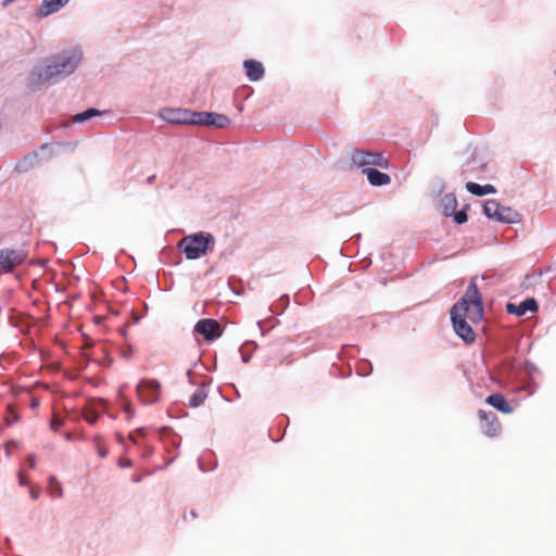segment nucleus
Segmentation results:
<instances>
[{
    "instance_id": "nucleus-3",
    "label": "nucleus",
    "mask_w": 556,
    "mask_h": 556,
    "mask_svg": "<svg viewBox=\"0 0 556 556\" xmlns=\"http://www.w3.org/2000/svg\"><path fill=\"white\" fill-rule=\"evenodd\" d=\"M215 240L210 232H195L184 237L178 247L185 253L187 260H198L206 254L208 250H213Z\"/></svg>"
},
{
    "instance_id": "nucleus-1",
    "label": "nucleus",
    "mask_w": 556,
    "mask_h": 556,
    "mask_svg": "<svg viewBox=\"0 0 556 556\" xmlns=\"http://www.w3.org/2000/svg\"><path fill=\"white\" fill-rule=\"evenodd\" d=\"M83 58L84 53L78 47L52 55L42 64L33 67L27 77L28 88L38 91L43 87L58 84L77 70Z\"/></svg>"
},
{
    "instance_id": "nucleus-24",
    "label": "nucleus",
    "mask_w": 556,
    "mask_h": 556,
    "mask_svg": "<svg viewBox=\"0 0 556 556\" xmlns=\"http://www.w3.org/2000/svg\"><path fill=\"white\" fill-rule=\"evenodd\" d=\"M49 485V493L53 497H62L63 496V489L61 483L58 481L55 476H50L48 479Z\"/></svg>"
},
{
    "instance_id": "nucleus-16",
    "label": "nucleus",
    "mask_w": 556,
    "mask_h": 556,
    "mask_svg": "<svg viewBox=\"0 0 556 556\" xmlns=\"http://www.w3.org/2000/svg\"><path fill=\"white\" fill-rule=\"evenodd\" d=\"M494 220L503 224H517L521 220V215L511 207L498 204V212Z\"/></svg>"
},
{
    "instance_id": "nucleus-51",
    "label": "nucleus",
    "mask_w": 556,
    "mask_h": 556,
    "mask_svg": "<svg viewBox=\"0 0 556 556\" xmlns=\"http://www.w3.org/2000/svg\"><path fill=\"white\" fill-rule=\"evenodd\" d=\"M190 514H191V516H192L193 518H197V516H198V514H197V511H195V510H191V513H190Z\"/></svg>"
},
{
    "instance_id": "nucleus-33",
    "label": "nucleus",
    "mask_w": 556,
    "mask_h": 556,
    "mask_svg": "<svg viewBox=\"0 0 556 556\" xmlns=\"http://www.w3.org/2000/svg\"><path fill=\"white\" fill-rule=\"evenodd\" d=\"M118 466L121 468H130L132 466V460L129 458H119Z\"/></svg>"
},
{
    "instance_id": "nucleus-17",
    "label": "nucleus",
    "mask_w": 556,
    "mask_h": 556,
    "mask_svg": "<svg viewBox=\"0 0 556 556\" xmlns=\"http://www.w3.org/2000/svg\"><path fill=\"white\" fill-rule=\"evenodd\" d=\"M485 402L489 405H491L492 407H494L495 409H497L498 412L504 413V414H510L514 410L511 405L508 403V401L501 393H492V394H490L486 397Z\"/></svg>"
},
{
    "instance_id": "nucleus-14",
    "label": "nucleus",
    "mask_w": 556,
    "mask_h": 556,
    "mask_svg": "<svg viewBox=\"0 0 556 556\" xmlns=\"http://www.w3.org/2000/svg\"><path fill=\"white\" fill-rule=\"evenodd\" d=\"M378 168L379 167L365 168L363 169V174L367 176L368 182L374 187H382L389 185L391 182V177Z\"/></svg>"
},
{
    "instance_id": "nucleus-10",
    "label": "nucleus",
    "mask_w": 556,
    "mask_h": 556,
    "mask_svg": "<svg viewBox=\"0 0 556 556\" xmlns=\"http://www.w3.org/2000/svg\"><path fill=\"white\" fill-rule=\"evenodd\" d=\"M159 116L169 124H175V125L187 124V125H189L190 110L189 109L165 108L159 112Z\"/></svg>"
},
{
    "instance_id": "nucleus-19",
    "label": "nucleus",
    "mask_w": 556,
    "mask_h": 556,
    "mask_svg": "<svg viewBox=\"0 0 556 556\" xmlns=\"http://www.w3.org/2000/svg\"><path fill=\"white\" fill-rule=\"evenodd\" d=\"M486 164L484 162L473 157L462 166L460 175L464 179H467L470 176H475L478 169L483 170Z\"/></svg>"
},
{
    "instance_id": "nucleus-47",
    "label": "nucleus",
    "mask_w": 556,
    "mask_h": 556,
    "mask_svg": "<svg viewBox=\"0 0 556 556\" xmlns=\"http://www.w3.org/2000/svg\"><path fill=\"white\" fill-rule=\"evenodd\" d=\"M241 357H242V362L243 363H248L250 361V358H251V356L247 355V354H242Z\"/></svg>"
},
{
    "instance_id": "nucleus-2",
    "label": "nucleus",
    "mask_w": 556,
    "mask_h": 556,
    "mask_svg": "<svg viewBox=\"0 0 556 556\" xmlns=\"http://www.w3.org/2000/svg\"><path fill=\"white\" fill-rule=\"evenodd\" d=\"M476 279L477 277L470 280L464 295L450 311L453 329L466 344H471L476 340V333L466 318L471 323H478L482 320L484 314L482 294Z\"/></svg>"
},
{
    "instance_id": "nucleus-21",
    "label": "nucleus",
    "mask_w": 556,
    "mask_h": 556,
    "mask_svg": "<svg viewBox=\"0 0 556 556\" xmlns=\"http://www.w3.org/2000/svg\"><path fill=\"white\" fill-rule=\"evenodd\" d=\"M105 113H106V111H100L94 108H89L80 113H76V114L72 115L71 122L81 124V123H85V122L91 119L92 117L101 116Z\"/></svg>"
},
{
    "instance_id": "nucleus-35",
    "label": "nucleus",
    "mask_w": 556,
    "mask_h": 556,
    "mask_svg": "<svg viewBox=\"0 0 556 556\" xmlns=\"http://www.w3.org/2000/svg\"><path fill=\"white\" fill-rule=\"evenodd\" d=\"M124 410H125V413L127 414L128 418L134 417V415H135V410L131 408L130 403H126V404L124 405Z\"/></svg>"
},
{
    "instance_id": "nucleus-46",
    "label": "nucleus",
    "mask_w": 556,
    "mask_h": 556,
    "mask_svg": "<svg viewBox=\"0 0 556 556\" xmlns=\"http://www.w3.org/2000/svg\"><path fill=\"white\" fill-rule=\"evenodd\" d=\"M131 353H132L131 350H128V351H124L122 353V355H123V357L128 358L131 355Z\"/></svg>"
},
{
    "instance_id": "nucleus-50",
    "label": "nucleus",
    "mask_w": 556,
    "mask_h": 556,
    "mask_svg": "<svg viewBox=\"0 0 556 556\" xmlns=\"http://www.w3.org/2000/svg\"><path fill=\"white\" fill-rule=\"evenodd\" d=\"M172 444H173L174 446H176V447H178V446H179V442H177V441H176V440H174V439L172 440Z\"/></svg>"
},
{
    "instance_id": "nucleus-11",
    "label": "nucleus",
    "mask_w": 556,
    "mask_h": 556,
    "mask_svg": "<svg viewBox=\"0 0 556 556\" xmlns=\"http://www.w3.org/2000/svg\"><path fill=\"white\" fill-rule=\"evenodd\" d=\"M479 418L482 422L483 432L488 437H496L501 431V424L493 412L479 410Z\"/></svg>"
},
{
    "instance_id": "nucleus-39",
    "label": "nucleus",
    "mask_w": 556,
    "mask_h": 556,
    "mask_svg": "<svg viewBox=\"0 0 556 556\" xmlns=\"http://www.w3.org/2000/svg\"><path fill=\"white\" fill-rule=\"evenodd\" d=\"M29 494H30V497H31L33 500H37V498H39V496H40V490H37V489L31 488V489L29 490Z\"/></svg>"
},
{
    "instance_id": "nucleus-53",
    "label": "nucleus",
    "mask_w": 556,
    "mask_h": 556,
    "mask_svg": "<svg viewBox=\"0 0 556 556\" xmlns=\"http://www.w3.org/2000/svg\"><path fill=\"white\" fill-rule=\"evenodd\" d=\"M355 238H356V240H359L361 239V233L356 235Z\"/></svg>"
},
{
    "instance_id": "nucleus-38",
    "label": "nucleus",
    "mask_w": 556,
    "mask_h": 556,
    "mask_svg": "<svg viewBox=\"0 0 556 556\" xmlns=\"http://www.w3.org/2000/svg\"><path fill=\"white\" fill-rule=\"evenodd\" d=\"M437 186H438L439 194H441L445 190V188H446V185H445L444 180H442V179H439L437 181Z\"/></svg>"
},
{
    "instance_id": "nucleus-13",
    "label": "nucleus",
    "mask_w": 556,
    "mask_h": 556,
    "mask_svg": "<svg viewBox=\"0 0 556 556\" xmlns=\"http://www.w3.org/2000/svg\"><path fill=\"white\" fill-rule=\"evenodd\" d=\"M71 0H42L40 7L36 12V16L39 18L47 17L53 13L59 12L61 9L66 7Z\"/></svg>"
},
{
    "instance_id": "nucleus-6",
    "label": "nucleus",
    "mask_w": 556,
    "mask_h": 556,
    "mask_svg": "<svg viewBox=\"0 0 556 556\" xmlns=\"http://www.w3.org/2000/svg\"><path fill=\"white\" fill-rule=\"evenodd\" d=\"M457 205L456 195L452 192L445 193L439 201L438 210L445 217H452L457 225H463L468 220V214L465 207L457 211Z\"/></svg>"
},
{
    "instance_id": "nucleus-26",
    "label": "nucleus",
    "mask_w": 556,
    "mask_h": 556,
    "mask_svg": "<svg viewBox=\"0 0 556 556\" xmlns=\"http://www.w3.org/2000/svg\"><path fill=\"white\" fill-rule=\"evenodd\" d=\"M371 371H372V365L369 361L362 359L357 363L356 372L358 376L367 377L371 374Z\"/></svg>"
},
{
    "instance_id": "nucleus-22",
    "label": "nucleus",
    "mask_w": 556,
    "mask_h": 556,
    "mask_svg": "<svg viewBox=\"0 0 556 556\" xmlns=\"http://www.w3.org/2000/svg\"><path fill=\"white\" fill-rule=\"evenodd\" d=\"M211 382H203L201 384V388L198 389L191 396H190V400H189V405L191 407H199L200 405H202L204 403V401L206 400L207 397V391L205 390L206 387L210 386Z\"/></svg>"
},
{
    "instance_id": "nucleus-15",
    "label": "nucleus",
    "mask_w": 556,
    "mask_h": 556,
    "mask_svg": "<svg viewBox=\"0 0 556 556\" xmlns=\"http://www.w3.org/2000/svg\"><path fill=\"white\" fill-rule=\"evenodd\" d=\"M243 67L249 80L251 81L260 80L265 74L263 64L256 60H245L243 62Z\"/></svg>"
},
{
    "instance_id": "nucleus-42",
    "label": "nucleus",
    "mask_w": 556,
    "mask_h": 556,
    "mask_svg": "<svg viewBox=\"0 0 556 556\" xmlns=\"http://www.w3.org/2000/svg\"><path fill=\"white\" fill-rule=\"evenodd\" d=\"M141 479H142L141 476H138V475H134L131 477V481L135 482V483L141 482Z\"/></svg>"
},
{
    "instance_id": "nucleus-20",
    "label": "nucleus",
    "mask_w": 556,
    "mask_h": 556,
    "mask_svg": "<svg viewBox=\"0 0 556 556\" xmlns=\"http://www.w3.org/2000/svg\"><path fill=\"white\" fill-rule=\"evenodd\" d=\"M466 190L477 197H483L485 194L495 193L496 189L493 185L486 184V185H479L477 182L468 181L466 184Z\"/></svg>"
},
{
    "instance_id": "nucleus-45",
    "label": "nucleus",
    "mask_w": 556,
    "mask_h": 556,
    "mask_svg": "<svg viewBox=\"0 0 556 556\" xmlns=\"http://www.w3.org/2000/svg\"><path fill=\"white\" fill-rule=\"evenodd\" d=\"M170 430L168 428H164L161 430V439H164V434H169Z\"/></svg>"
},
{
    "instance_id": "nucleus-34",
    "label": "nucleus",
    "mask_w": 556,
    "mask_h": 556,
    "mask_svg": "<svg viewBox=\"0 0 556 556\" xmlns=\"http://www.w3.org/2000/svg\"><path fill=\"white\" fill-rule=\"evenodd\" d=\"M97 447V452H98V455L101 457V458H105L109 454L108 450L102 446V445H99V446H96Z\"/></svg>"
},
{
    "instance_id": "nucleus-36",
    "label": "nucleus",
    "mask_w": 556,
    "mask_h": 556,
    "mask_svg": "<svg viewBox=\"0 0 556 556\" xmlns=\"http://www.w3.org/2000/svg\"><path fill=\"white\" fill-rule=\"evenodd\" d=\"M63 425V421L62 420H59L56 417H54L52 420H51V424H50V427L52 430H56L59 427H61Z\"/></svg>"
},
{
    "instance_id": "nucleus-31",
    "label": "nucleus",
    "mask_w": 556,
    "mask_h": 556,
    "mask_svg": "<svg viewBox=\"0 0 556 556\" xmlns=\"http://www.w3.org/2000/svg\"><path fill=\"white\" fill-rule=\"evenodd\" d=\"M216 465H217L216 463H213V465H212L211 467H208V468H207V467H205V465H204V460H203V458H202V457H200V458L198 459V466H199V469H200L201 471H203V472H207V471L214 470V469L216 468Z\"/></svg>"
},
{
    "instance_id": "nucleus-29",
    "label": "nucleus",
    "mask_w": 556,
    "mask_h": 556,
    "mask_svg": "<svg viewBox=\"0 0 556 556\" xmlns=\"http://www.w3.org/2000/svg\"><path fill=\"white\" fill-rule=\"evenodd\" d=\"M147 434V429L146 428H138L135 432H131L129 433V440L136 444V445H139L138 441H137V437H146Z\"/></svg>"
},
{
    "instance_id": "nucleus-41",
    "label": "nucleus",
    "mask_w": 556,
    "mask_h": 556,
    "mask_svg": "<svg viewBox=\"0 0 556 556\" xmlns=\"http://www.w3.org/2000/svg\"><path fill=\"white\" fill-rule=\"evenodd\" d=\"M101 439H102V438H101V435H99V434H97V435H94V437H93L92 441H93V443L96 444V446L101 445V444H100V443H101Z\"/></svg>"
},
{
    "instance_id": "nucleus-5",
    "label": "nucleus",
    "mask_w": 556,
    "mask_h": 556,
    "mask_svg": "<svg viewBox=\"0 0 556 556\" xmlns=\"http://www.w3.org/2000/svg\"><path fill=\"white\" fill-rule=\"evenodd\" d=\"M52 157V149L49 144H41L39 150L33 151L21 159L16 165L14 170L18 174H24L36 166L40 165L42 162H47Z\"/></svg>"
},
{
    "instance_id": "nucleus-4",
    "label": "nucleus",
    "mask_w": 556,
    "mask_h": 556,
    "mask_svg": "<svg viewBox=\"0 0 556 556\" xmlns=\"http://www.w3.org/2000/svg\"><path fill=\"white\" fill-rule=\"evenodd\" d=\"M351 161L355 166L361 167L362 170L376 167L388 169L390 166L388 159L382 153L365 150H355L352 153Z\"/></svg>"
},
{
    "instance_id": "nucleus-44",
    "label": "nucleus",
    "mask_w": 556,
    "mask_h": 556,
    "mask_svg": "<svg viewBox=\"0 0 556 556\" xmlns=\"http://www.w3.org/2000/svg\"><path fill=\"white\" fill-rule=\"evenodd\" d=\"M75 438H76V437H75L73 433H71V432H66V433H65V439H66L67 441H73Z\"/></svg>"
},
{
    "instance_id": "nucleus-37",
    "label": "nucleus",
    "mask_w": 556,
    "mask_h": 556,
    "mask_svg": "<svg viewBox=\"0 0 556 556\" xmlns=\"http://www.w3.org/2000/svg\"><path fill=\"white\" fill-rule=\"evenodd\" d=\"M27 463H28L29 468L34 469L36 467V455L29 454L27 456Z\"/></svg>"
},
{
    "instance_id": "nucleus-12",
    "label": "nucleus",
    "mask_w": 556,
    "mask_h": 556,
    "mask_svg": "<svg viewBox=\"0 0 556 556\" xmlns=\"http://www.w3.org/2000/svg\"><path fill=\"white\" fill-rule=\"evenodd\" d=\"M539 309V304L534 298H528L520 303L508 302L506 304V312L516 316H523L526 313H535Z\"/></svg>"
},
{
    "instance_id": "nucleus-27",
    "label": "nucleus",
    "mask_w": 556,
    "mask_h": 556,
    "mask_svg": "<svg viewBox=\"0 0 556 556\" xmlns=\"http://www.w3.org/2000/svg\"><path fill=\"white\" fill-rule=\"evenodd\" d=\"M289 301V295H281L279 298L278 304L275 307L270 306V311L275 314H281L288 307Z\"/></svg>"
},
{
    "instance_id": "nucleus-30",
    "label": "nucleus",
    "mask_w": 556,
    "mask_h": 556,
    "mask_svg": "<svg viewBox=\"0 0 556 556\" xmlns=\"http://www.w3.org/2000/svg\"><path fill=\"white\" fill-rule=\"evenodd\" d=\"M139 446H140V448H141L140 454H141V457H142V458L147 459V458L151 457V455H152V454H153V452H154V450H153V447H152V446L147 445V444H144V445H139Z\"/></svg>"
},
{
    "instance_id": "nucleus-43",
    "label": "nucleus",
    "mask_w": 556,
    "mask_h": 556,
    "mask_svg": "<svg viewBox=\"0 0 556 556\" xmlns=\"http://www.w3.org/2000/svg\"><path fill=\"white\" fill-rule=\"evenodd\" d=\"M156 176L151 175L147 178V184L152 185L155 181Z\"/></svg>"
},
{
    "instance_id": "nucleus-49",
    "label": "nucleus",
    "mask_w": 556,
    "mask_h": 556,
    "mask_svg": "<svg viewBox=\"0 0 556 556\" xmlns=\"http://www.w3.org/2000/svg\"><path fill=\"white\" fill-rule=\"evenodd\" d=\"M9 321L13 327H17V324L13 321L12 317H9Z\"/></svg>"
},
{
    "instance_id": "nucleus-9",
    "label": "nucleus",
    "mask_w": 556,
    "mask_h": 556,
    "mask_svg": "<svg viewBox=\"0 0 556 556\" xmlns=\"http://www.w3.org/2000/svg\"><path fill=\"white\" fill-rule=\"evenodd\" d=\"M194 331L207 341H213L222 336L219 323L213 318L200 319L194 326Z\"/></svg>"
},
{
    "instance_id": "nucleus-18",
    "label": "nucleus",
    "mask_w": 556,
    "mask_h": 556,
    "mask_svg": "<svg viewBox=\"0 0 556 556\" xmlns=\"http://www.w3.org/2000/svg\"><path fill=\"white\" fill-rule=\"evenodd\" d=\"M205 116V126H213L219 129L226 128L230 124V118L227 115L208 112Z\"/></svg>"
},
{
    "instance_id": "nucleus-32",
    "label": "nucleus",
    "mask_w": 556,
    "mask_h": 556,
    "mask_svg": "<svg viewBox=\"0 0 556 556\" xmlns=\"http://www.w3.org/2000/svg\"><path fill=\"white\" fill-rule=\"evenodd\" d=\"M98 418H99V415L94 412H88L85 414V419L90 425L96 424Z\"/></svg>"
},
{
    "instance_id": "nucleus-52",
    "label": "nucleus",
    "mask_w": 556,
    "mask_h": 556,
    "mask_svg": "<svg viewBox=\"0 0 556 556\" xmlns=\"http://www.w3.org/2000/svg\"><path fill=\"white\" fill-rule=\"evenodd\" d=\"M187 375H188V377H191V375H192V369H188V370H187Z\"/></svg>"
},
{
    "instance_id": "nucleus-25",
    "label": "nucleus",
    "mask_w": 556,
    "mask_h": 556,
    "mask_svg": "<svg viewBox=\"0 0 556 556\" xmlns=\"http://www.w3.org/2000/svg\"><path fill=\"white\" fill-rule=\"evenodd\" d=\"M204 115H208V112H205V111L197 112V111L190 110L189 125L205 126V122H204L205 116Z\"/></svg>"
},
{
    "instance_id": "nucleus-48",
    "label": "nucleus",
    "mask_w": 556,
    "mask_h": 556,
    "mask_svg": "<svg viewBox=\"0 0 556 556\" xmlns=\"http://www.w3.org/2000/svg\"><path fill=\"white\" fill-rule=\"evenodd\" d=\"M116 439H117V441H118L119 443H122V444H123V443H124V441H125L124 437H123L121 433H116Z\"/></svg>"
},
{
    "instance_id": "nucleus-28",
    "label": "nucleus",
    "mask_w": 556,
    "mask_h": 556,
    "mask_svg": "<svg viewBox=\"0 0 556 556\" xmlns=\"http://www.w3.org/2000/svg\"><path fill=\"white\" fill-rule=\"evenodd\" d=\"M523 370L529 377H533L539 372V368L530 361H526L523 364Z\"/></svg>"
},
{
    "instance_id": "nucleus-23",
    "label": "nucleus",
    "mask_w": 556,
    "mask_h": 556,
    "mask_svg": "<svg viewBox=\"0 0 556 556\" xmlns=\"http://www.w3.org/2000/svg\"><path fill=\"white\" fill-rule=\"evenodd\" d=\"M498 202L496 200H488L483 204V214L489 219H495L498 212Z\"/></svg>"
},
{
    "instance_id": "nucleus-8",
    "label": "nucleus",
    "mask_w": 556,
    "mask_h": 556,
    "mask_svg": "<svg viewBox=\"0 0 556 556\" xmlns=\"http://www.w3.org/2000/svg\"><path fill=\"white\" fill-rule=\"evenodd\" d=\"M26 258L23 250L2 249L0 250V274L11 273Z\"/></svg>"
},
{
    "instance_id": "nucleus-40",
    "label": "nucleus",
    "mask_w": 556,
    "mask_h": 556,
    "mask_svg": "<svg viewBox=\"0 0 556 556\" xmlns=\"http://www.w3.org/2000/svg\"><path fill=\"white\" fill-rule=\"evenodd\" d=\"M27 483H28L27 480L23 477L22 472L20 471L18 472V484L21 486H25V485H27Z\"/></svg>"
},
{
    "instance_id": "nucleus-7",
    "label": "nucleus",
    "mask_w": 556,
    "mask_h": 556,
    "mask_svg": "<svg viewBox=\"0 0 556 556\" xmlns=\"http://www.w3.org/2000/svg\"><path fill=\"white\" fill-rule=\"evenodd\" d=\"M161 383L155 379H141L137 384L136 391L144 404H154L159 400Z\"/></svg>"
}]
</instances>
